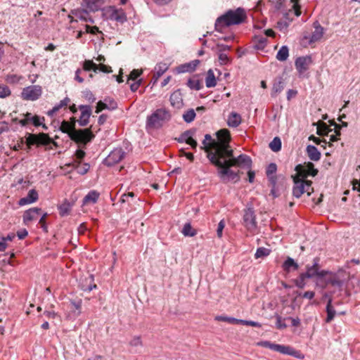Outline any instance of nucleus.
<instances>
[{
    "label": "nucleus",
    "mask_w": 360,
    "mask_h": 360,
    "mask_svg": "<svg viewBox=\"0 0 360 360\" xmlns=\"http://www.w3.org/2000/svg\"><path fill=\"white\" fill-rule=\"evenodd\" d=\"M274 351L278 352L281 354H289L291 356H296L295 350L289 346L276 344Z\"/></svg>",
    "instance_id": "obj_31"
},
{
    "label": "nucleus",
    "mask_w": 360,
    "mask_h": 360,
    "mask_svg": "<svg viewBox=\"0 0 360 360\" xmlns=\"http://www.w3.org/2000/svg\"><path fill=\"white\" fill-rule=\"evenodd\" d=\"M22 77L16 74H8L5 77V81L11 84H18L21 79Z\"/></svg>",
    "instance_id": "obj_42"
},
{
    "label": "nucleus",
    "mask_w": 360,
    "mask_h": 360,
    "mask_svg": "<svg viewBox=\"0 0 360 360\" xmlns=\"http://www.w3.org/2000/svg\"><path fill=\"white\" fill-rule=\"evenodd\" d=\"M85 27H86V32H87V33H91V34H95L97 32H99L98 27L96 26L91 27L90 25H86Z\"/></svg>",
    "instance_id": "obj_63"
},
{
    "label": "nucleus",
    "mask_w": 360,
    "mask_h": 360,
    "mask_svg": "<svg viewBox=\"0 0 360 360\" xmlns=\"http://www.w3.org/2000/svg\"><path fill=\"white\" fill-rule=\"evenodd\" d=\"M215 319L219 321H224L231 324H241L242 319H238L233 317H229L224 316H217Z\"/></svg>",
    "instance_id": "obj_40"
},
{
    "label": "nucleus",
    "mask_w": 360,
    "mask_h": 360,
    "mask_svg": "<svg viewBox=\"0 0 360 360\" xmlns=\"http://www.w3.org/2000/svg\"><path fill=\"white\" fill-rule=\"evenodd\" d=\"M11 94L10 89L6 85H0V98H4Z\"/></svg>",
    "instance_id": "obj_50"
},
{
    "label": "nucleus",
    "mask_w": 360,
    "mask_h": 360,
    "mask_svg": "<svg viewBox=\"0 0 360 360\" xmlns=\"http://www.w3.org/2000/svg\"><path fill=\"white\" fill-rule=\"evenodd\" d=\"M294 183L292 194L295 198H299L304 193H307L309 196L314 191L311 181L294 178Z\"/></svg>",
    "instance_id": "obj_6"
},
{
    "label": "nucleus",
    "mask_w": 360,
    "mask_h": 360,
    "mask_svg": "<svg viewBox=\"0 0 360 360\" xmlns=\"http://www.w3.org/2000/svg\"><path fill=\"white\" fill-rule=\"evenodd\" d=\"M224 227H225V222L224 220H221L218 224L217 229V234L219 238L222 237L223 230H224Z\"/></svg>",
    "instance_id": "obj_58"
},
{
    "label": "nucleus",
    "mask_w": 360,
    "mask_h": 360,
    "mask_svg": "<svg viewBox=\"0 0 360 360\" xmlns=\"http://www.w3.org/2000/svg\"><path fill=\"white\" fill-rule=\"evenodd\" d=\"M327 317L326 319V323H330L335 317L336 311L332 306V300L330 298L328 301L326 306Z\"/></svg>",
    "instance_id": "obj_34"
},
{
    "label": "nucleus",
    "mask_w": 360,
    "mask_h": 360,
    "mask_svg": "<svg viewBox=\"0 0 360 360\" xmlns=\"http://www.w3.org/2000/svg\"><path fill=\"white\" fill-rule=\"evenodd\" d=\"M269 148L274 152H278L281 148V141L278 137H275L269 143Z\"/></svg>",
    "instance_id": "obj_45"
},
{
    "label": "nucleus",
    "mask_w": 360,
    "mask_h": 360,
    "mask_svg": "<svg viewBox=\"0 0 360 360\" xmlns=\"http://www.w3.org/2000/svg\"><path fill=\"white\" fill-rule=\"evenodd\" d=\"M319 259L318 257L314 258V264L311 266L307 267V271L303 273L307 278H311L314 276L319 277L318 284L321 282L323 277L328 275V272L326 271H319Z\"/></svg>",
    "instance_id": "obj_11"
},
{
    "label": "nucleus",
    "mask_w": 360,
    "mask_h": 360,
    "mask_svg": "<svg viewBox=\"0 0 360 360\" xmlns=\"http://www.w3.org/2000/svg\"><path fill=\"white\" fill-rule=\"evenodd\" d=\"M276 328L278 329H284L287 327L286 324L284 323V321L282 319L281 316H276Z\"/></svg>",
    "instance_id": "obj_61"
},
{
    "label": "nucleus",
    "mask_w": 360,
    "mask_h": 360,
    "mask_svg": "<svg viewBox=\"0 0 360 360\" xmlns=\"http://www.w3.org/2000/svg\"><path fill=\"white\" fill-rule=\"evenodd\" d=\"M241 324L245 325V326H252V327H257V328L262 327L261 323H259V322L253 321H247V320L242 319Z\"/></svg>",
    "instance_id": "obj_59"
},
{
    "label": "nucleus",
    "mask_w": 360,
    "mask_h": 360,
    "mask_svg": "<svg viewBox=\"0 0 360 360\" xmlns=\"http://www.w3.org/2000/svg\"><path fill=\"white\" fill-rule=\"evenodd\" d=\"M81 111V115L78 120L81 127H85L89 123V117L91 115V108L89 105H81L79 106Z\"/></svg>",
    "instance_id": "obj_17"
},
{
    "label": "nucleus",
    "mask_w": 360,
    "mask_h": 360,
    "mask_svg": "<svg viewBox=\"0 0 360 360\" xmlns=\"http://www.w3.org/2000/svg\"><path fill=\"white\" fill-rule=\"evenodd\" d=\"M243 225L250 233H255L257 229L256 216L252 208H247L244 210Z\"/></svg>",
    "instance_id": "obj_9"
},
{
    "label": "nucleus",
    "mask_w": 360,
    "mask_h": 360,
    "mask_svg": "<svg viewBox=\"0 0 360 360\" xmlns=\"http://www.w3.org/2000/svg\"><path fill=\"white\" fill-rule=\"evenodd\" d=\"M170 103L172 106L179 108L183 103V99L181 94L179 91L173 92L170 96Z\"/></svg>",
    "instance_id": "obj_27"
},
{
    "label": "nucleus",
    "mask_w": 360,
    "mask_h": 360,
    "mask_svg": "<svg viewBox=\"0 0 360 360\" xmlns=\"http://www.w3.org/2000/svg\"><path fill=\"white\" fill-rule=\"evenodd\" d=\"M216 137V143H213L215 145V150L209 153V160L213 165L218 163L223 157L231 155L232 150L229 144L231 137L229 129H221L217 131Z\"/></svg>",
    "instance_id": "obj_2"
},
{
    "label": "nucleus",
    "mask_w": 360,
    "mask_h": 360,
    "mask_svg": "<svg viewBox=\"0 0 360 360\" xmlns=\"http://www.w3.org/2000/svg\"><path fill=\"white\" fill-rule=\"evenodd\" d=\"M199 63V60H194L190 63H187L178 66L176 70L178 73L193 72L195 70Z\"/></svg>",
    "instance_id": "obj_21"
},
{
    "label": "nucleus",
    "mask_w": 360,
    "mask_h": 360,
    "mask_svg": "<svg viewBox=\"0 0 360 360\" xmlns=\"http://www.w3.org/2000/svg\"><path fill=\"white\" fill-rule=\"evenodd\" d=\"M311 63V57L309 56H306L297 58L295 60V65L297 71L300 73H303L308 70Z\"/></svg>",
    "instance_id": "obj_15"
},
{
    "label": "nucleus",
    "mask_w": 360,
    "mask_h": 360,
    "mask_svg": "<svg viewBox=\"0 0 360 360\" xmlns=\"http://www.w3.org/2000/svg\"><path fill=\"white\" fill-rule=\"evenodd\" d=\"M76 15L82 20L85 22H89L91 23L94 22V20L89 16V13L86 10L78 11L76 13Z\"/></svg>",
    "instance_id": "obj_43"
},
{
    "label": "nucleus",
    "mask_w": 360,
    "mask_h": 360,
    "mask_svg": "<svg viewBox=\"0 0 360 360\" xmlns=\"http://www.w3.org/2000/svg\"><path fill=\"white\" fill-rule=\"evenodd\" d=\"M332 129H329L328 126L323 122H320L317 126V134L319 136H327Z\"/></svg>",
    "instance_id": "obj_37"
},
{
    "label": "nucleus",
    "mask_w": 360,
    "mask_h": 360,
    "mask_svg": "<svg viewBox=\"0 0 360 360\" xmlns=\"http://www.w3.org/2000/svg\"><path fill=\"white\" fill-rule=\"evenodd\" d=\"M284 89V82L281 78L276 79L271 89V96L276 97Z\"/></svg>",
    "instance_id": "obj_29"
},
{
    "label": "nucleus",
    "mask_w": 360,
    "mask_h": 360,
    "mask_svg": "<svg viewBox=\"0 0 360 360\" xmlns=\"http://www.w3.org/2000/svg\"><path fill=\"white\" fill-rule=\"evenodd\" d=\"M195 129L186 130L182 133L179 137L175 138V140L179 143L186 142L187 144L190 145L192 148L195 149L197 148L198 143L193 139V136L195 134Z\"/></svg>",
    "instance_id": "obj_14"
},
{
    "label": "nucleus",
    "mask_w": 360,
    "mask_h": 360,
    "mask_svg": "<svg viewBox=\"0 0 360 360\" xmlns=\"http://www.w3.org/2000/svg\"><path fill=\"white\" fill-rule=\"evenodd\" d=\"M289 50L286 46H283L277 53L276 58L279 61H285L289 56Z\"/></svg>",
    "instance_id": "obj_38"
},
{
    "label": "nucleus",
    "mask_w": 360,
    "mask_h": 360,
    "mask_svg": "<svg viewBox=\"0 0 360 360\" xmlns=\"http://www.w3.org/2000/svg\"><path fill=\"white\" fill-rule=\"evenodd\" d=\"M39 195L36 190L31 189L29 191L27 196L20 199L18 204L20 206L31 204L36 202L38 200Z\"/></svg>",
    "instance_id": "obj_20"
},
{
    "label": "nucleus",
    "mask_w": 360,
    "mask_h": 360,
    "mask_svg": "<svg viewBox=\"0 0 360 360\" xmlns=\"http://www.w3.org/2000/svg\"><path fill=\"white\" fill-rule=\"evenodd\" d=\"M295 170L300 175L302 176V177H307L308 176H315L318 173V170L314 168V164L311 162H305L303 165H297Z\"/></svg>",
    "instance_id": "obj_13"
},
{
    "label": "nucleus",
    "mask_w": 360,
    "mask_h": 360,
    "mask_svg": "<svg viewBox=\"0 0 360 360\" xmlns=\"http://www.w3.org/2000/svg\"><path fill=\"white\" fill-rule=\"evenodd\" d=\"M169 119L170 115L167 110L162 108L158 109L148 117L146 126L152 129H159Z\"/></svg>",
    "instance_id": "obj_4"
},
{
    "label": "nucleus",
    "mask_w": 360,
    "mask_h": 360,
    "mask_svg": "<svg viewBox=\"0 0 360 360\" xmlns=\"http://www.w3.org/2000/svg\"><path fill=\"white\" fill-rule=\"evenodd\" d=\"M333 124L335 125L336 134L331 135L330 137V141H333V142L336 141L338 140V136L340 135V129L341 128V127L340 125H338L335 123H334Z\"/></svg>",
    "instance_id": "obj_60"
},
{
    "label": "nucleus",
    "mask_w": 360,
    "mask_h": 360,
    "mask_svg": "<svg viewBox=\"0 0 360 360\" xmlns=\"http://www.w3.org/2000/svg\"><path fill=\"white\" fill-rule=\"evenodd\" d=\"M99 198V193L96 191H91L83 199V205L94 204Z\"/></svg>",
    "instance_id": "obj_30"
},
{
    "label": "nucleus",
    "mask_w": 360,
    "mask_h": 360,
    "mask_svg": "<svg viewBox=\"0 0 360 360\" xmlns=\"http://www.w3.org/2000/svg\"><path fill=\"white\" fill-rule=\"evenodd\" d=\"M51 142H52V139L49 137V134L43 132L38 134L29 133L27 134L26 145L28 148H30L33 145H36L37 146H48L51 144Z\"/></svg>",
    "instance_id": "obj_7"
},
{
    "label": "nucleus",
    "mask_w": 360,
    "mask_h": 360,
    "mask_svg": "<svg viewBox=\"0 0 360 360\" xmlns=\"http://www.w3.org/2000/svg\"><path fill=\"white\" fill-rule=\"evenodd\" d=\"M217 49L219 53H223L224 51H229L231 49V46L223 44H217Z\"/></svg>",
    "instance_id": "obj_64"
},
{
    "label": "nucleus",
    "mask_w": 360,
    "mask_h": 360,
    "mask_svg": "<svg viewBox=\"0 0 360 360\" xmlns=\"http://www.w3.org/2000/svg\"><path fill=\"white\" fill-rule=\"evenodd\" d=\"M328 284H330L333 286H340L342 283L335 275L330 274L328 276L327 275L325 276L321 282L318 285H320L323 288H324Z\"/></svg>",
    "instance_id": "obj_23"
},
{
    "label": "nucleus",
    "mask_w": 360,
    "mask_h": 360,
    "mask_svg": "<svg viewBox=\"0 0 360 360\" xmlns=\"http://www.w3.org/2000/svg\"><path fill=\"white\" fill-rule=\"evenodd\" d=\"M129 345L132 347H139L142 345V340L140 336L134 337L129 342Z\"/></svg>",
    "instance_id": "obj_57"
},
{
    "label": "nucleus",
    "mask_w": 360,
    "mask_h": 360,
    "mask_svg": "<svg viewBox=\"0 0 360 360\" xmlns=\"http://www.w3.org/2000/svg\"><path fill=\"white\" fill-rule=\"evenodd\" d=\"M142 73L141 70L134 69L133 70L128 77V80H136Z\"/></svg>",
    "instance_id": "obj_56"
},
{
    "label": "nucleus",
    "mask_w": 360,
    "mask_h": 360,
    "mask_svg": "<svg viewBox=\"0 0 360 360\" xmlns=\"http://www.w3.org/2000/svg\"><path fill=\"white\" fill-rule=\"evenodd\" d=\"M181 233L185 236L193 237L197 234V231L194 229L190 223H186L184 224Z\"/></svg>",
    "instance_id": "obj_39"
},
{
    "label": "nucleus",
    "mask_w": 360,
    "mask_h": 360,
    "mask_svg": "<svg viewBox=\"0 0 360 360\" xmlns=\"http://www.w3.org/2000/svg\"><path fill=\"white\" fill-rule=\"evenodd\" d=\"M214 165L219 168L218 175L223 181H238L239 179L238 172L231 169V167H238L243 169H250L252 166V160L248 155L245 154L235 158L232 150L231 155L223 157Z\"/></svg>",
    "instance_id": "obj_1"
},
{
    "label": "nucleus",
    "mask_w": 360,
    "mask_h": 360,
    "mask_svg": "<svg viewBox=\"0 0 360 360\" xmlns=\"http://www.w3.org/2000/svg\"><path fill=\"white\" fill-rule=\"evenodd\" d=\"M205 84L208 88L214 87L217 84L214 72L212 70H209L207 71L205 78Z\"/></svg>",
    "instance_id": "obj_35"
},
{
    "label": "nucleus",
    "mask_w": 360,
    "mask_h": 360,
    "mask_svg": "<svg viewBox=\"0 0 360 360\" xmlns=\"http://www.w3.org/2000/svg\"><path fill=\"white\" fill-rule=\"evenodd\" d=\"M83 69L85 71L93 70L94 72H97V71L98 70V66L92 60H86L83 64Z\"/></svg>",
    "instance_id": "obj_41"
},
{
    "label": "nucleus",
    "mask_w": 360,
    "mask_h": 360,
    "mask_svg": "<svg viewBox=\"0 0 360 360\" xmlns=\"http://www.w3.org/2000/svg\"><path fill=\"white\" fill-rule=\"evenodd\" d=\"M246 18L245 10L238 8L236 10H229L223 15L217 18L216 27L230 26L242 23Z\"/></svg>",
    "instance_id": "obj_3"
},
{
    "label": "nucleus",
    "mask_w": 360,
    "mask_h": 360,
    "mask_svg": "<svg viewBox=\"0 0 360 360\" xmlns=\"http://www.w3.org/2000/svg\"><path fill=\"white\" fill-rule=\"evenodd\" d=\"M266 38L264 37H257L255 38V48L257 49H263L266 44Z\"/></svg>",
    "instance_id": "obj_48"
},
{
    "label": "nucleus",
    "mask_w": 360,
    "mask_h": 360,
    "mask_svg": "<svg viewBox=\"0 0 360 360\" xmlns=\"http://www.w3.org/2000/svg\"><path fill=\"white\" fill-rule=\"evenodd\" d=\"M105 3V0H85L84 6L91 12L98 11Z\"/></svg>",
    "instance_id": "obj_24"
},
{
    "label": "nucleus",
    "mask_w": 360,
    "mask_h": 360,
    "mask_svg": "<svg viewBox=\"0 0 360 360\" xmlns=\"http://www.w3.org/2000/svg\"><path fill=\"white\" fill-rule=\"evenodd\" d=\"M90 165L88 163H84L81 165L80 162L77 163L75 169L78 174L84 175L89 170Z\"/></svg>",
    "instance_id": "obj_46"
},
{
    "label": "nucleus",
    "mask_w": 360,
    "mask_h": 360,
    "mask_svg": "<svg viewBox=\"0 0 360 360\" xmlns=\"http://www.w3.org/2000/svg\"><path fill=\"white\" fill-rule=\"evenodd\" d=\"M283 269L285 271H290V269L292 268L297 270L299 267L298 264L291 257H288L287 259L283 264Z\"/></svg>",
    "instance_id": "obj_36"
},
{
    "label": "nucleus",
    "mask_w": 360,
    "mask_h": 360,
    "mask_svg": "<svg viewBox=\"0 0 360 360\" xmlns=\"http://www.w3.org/2000/svg\"><path fill=\"white\" fill-rule=\"evenodd\" d=\"M299 1L300 0H290V1L293 4L292 8L284 14V18L289 22L292 20V18H290L292 15H294L297 17L301 15V7L299 4Z\"/></svg>",
    "instance_id": "obj_19"
},
{
    "label": "nucleus",
    "mask_w": 360,
    "mask_h": 360,
    "mask_svg": "<svg viewBox=\"0 0 360 360\" xmlns=\"http://www.w3.org/2000/svg\"><path fill=\"white\" fill-rule=\"evenodd\" d=\"M70 210L69 204H63L59 207L60 214L61 216L67 215L68 214Z\"/></svg>",
    "instance_id": "obj_54"
},
{
    "label": "nucleus",
    "mask_w": 360,
    "mask_h": 360,
    "mask_svg": "<svg viewBox=\"0 0 360 360\" xmlns=\"http://www.w3.org/2000/svg\"><path fill=\"white\" fill-rule=\"evenodd\" d=\"M44 120L45 119L44 117L41 118L37 115H34V117H32V122L35 127L41 126V122H44Z\"/></svg>",
    "instance_id": "obj_62"
},
{
    "label": "nucleus",
    "mask_w": 360,
    "mask_h": 360,
    "mask_svg": "<svg viewBox=\"0 0 360 360\" xmlns=\"http://www.w3.org/2000/svg\"><path fill=\"white\" fill-rule=\"evenodd\" d=\"M219 62L221 65H226L229 63L230 60L228 56L224 53H219Z\"/></svg>",
    "instance_id": "obj_55"
},
{
    "label": "nucleus",
    "mask_w": 360,
    "mask_h": 360,
    "mask_svg": "<svg viewBox=\"0 0 360 360\" xmlns=\"http://www.w3.org/2000/svg\"><path fill=\"white\" fill-rule=\"evenodd\" d=\"M314 30L311 33H307L303 36L302 43L307 45H312L320 41L324 34V29L318 21L313 23Z\"/></svg>",
    "instance_id": "obj_8"
},
{
    "label": "nucleus",
    "mask_w": 360,
    "mask_h": 360,
    "mask_svg": "<svg viewBox=\"0 0 360 360\" xmlns=\"http://www.w3.org/2000/svg\"><path fill=\"white\" fill-rule=\"evenodd\" d=\"M188 86L191 89L199 90L201 88V84L198 79H191L188 81Z\"/></svg>",
    "instance_id": "obj_49"
},
{
    "label": "nucleus",
    "mask_w": 360,
    "mask_h": 360,
    "mask_svg": "<svg viewBox=\"0 0 360 360\" xmlns=\"http://www.w3.org/2000/svg\"><path fill=\"white\" fill-rule=\"evenodd\" d=\"M241 121V116L236 112H232L228 117L227 124L230 127H237L240 124Z\"/></svg>",
    "instance_id": "obj_26"
},
{
    "label": "nucleus",
    "mask_w": 360,
    "mask_h": 360,
    "mask_svg": "<svg viewBox=\"0 0 360 360\" xmlns=\"http://www.w3.org/2000/svg\"><path fill=\"white\" fill-rule=\"evenodd\" d=\"M75 129H76L75 128V124L74 123H70L69 122L65 121V120H63L61 122V124H60V130L63 133L68 134V136L70 138V134H72V132H73V131H75Z\"/></svg>",
    "instance_id": "obj_33"
},
{
    "label": "nucleus",
    "mask_w": 360,
    "mask_h": 360,
    "mask_svg": "<svg viewBox=\"0 0 360 360\" xmlns=\"http://www.w3.org/2000/svg\"><path fill=\"white\" fill-rule=\"evenodd\" d=\"M307 277L304 274H301L297 279L295 281L296 286L300 288H304L305 286V278Z\"/></svg>",
    "instance_id": "obj_51"
},
{
    "label": "nucleus",
    "mask_w": 360,
    "mask_h": 360,
    "mask_svg": "<svg viewBox=\"0 0 360 360\" xmlns=\"http://www.w3.org/2000/svg\"><path fill=\"white\" fill-rule=\"evenodd\" d=\"M274 351L278 352L281 354H289L291 356H296L295 350L289 346L276 344Z\"/></svg>",
    "instance_id": "obj_32"
},
{
    "label": "nucleus",
    "mask_w": 360,
    "mask_h": 360,
    "mask_svg": "<svg viewBox=\"0 0 360 360\" xmlns=\"http://www.w3.org/2000/svg\"><path fill=\"white\" fill-rule=\"evenodd\" d=\"M42 94V89L39 85H32L22 89L21 97L25 101H36Z\"/></svg>",
    "instance_id": "obj_10"
},
{
    "label": "nucleus",
    "mask_w": 360,
    "mask_h": 360,
    "mask_svg": "<svg viewBox=\"0 0 360 360\" xmlns=\"http://www.w3.org/2000/svg\"><path fill=\"white\" fill-rule=\"evenodd\" d=\"M169 65L165 63H159L155 67V72L153 76V84L168 70Z\"/></svg>",
    "instance_id": "obj_22"
},
{
    "label": "nucleus",
    "mask_w": 360,
    "mask_h": 360,
    "mask_svg": "<svg viewBox=\"0 0 360 360\" xmlns=\"http://www.w3.org/2000/svg\"><path fill=\"white\" fill-rule=\"evenodd\" d=\"M214 143H216V139H212L210 134H205L202 144L204 150L207 153L208 158L209 153L215 150V145L212 144Z\"/></svg>",
    "instance_id": "obj_25"
},
{
    "label": "nucleus",
    "mask_w": 360,
    "mask_h": 360,
    "mask_svg": "<svg viewBox=\"0 0 360 360\" xmlns=\"http://www.w3.org/2000/svg\"><path fill=\"white\" fill-rule=\"evenodd\" d=\"M276 345L275 343H272L269 341H262V342H259L257 343V345L259 346H261V347H266V348H269L271 350H275V347H276Z\"/></svg>",
    "instance_id": "obj_52"
},
{
    "label": "nucleus",
    "mask_w": 360,
    "mask_h": 360,
    "mask_svg": "<svg viewBox=\"0 0 360 360\" xmlns=\"http://www.w3.org/2000/svg\"><path fill=\"white\" fill-rule=\"evenodd\" d=\"M270 254V250L265 248H259L255 254V257L256 259L262 258L264 257L268 256Z\"/></svg>",
    "instance_id": "obj_47"
},
{
    "label": "nucleus",
    "mask_w": 360,
    "mask_h": 360,
    "mask_svg": "<svg viewBox=\"0 0 360 360\" xmlns=\"http://www.w3.org/2000/svg\"><path fill=\"white\" fill-rule=\"evenodd\" d=\"M277 169V166L275 163H271L266 168V175L271 178L270 176L275 174Z\"/></svg>",
    "instance_id": "obj_53"
},
{
    "label": "nucleus",
    "mask_w": 360,
    "mask_h": 360,
    "mask_svg": "<svg viewBox=\"0 0 360 360\" xmlns=\"http://www.w3.org/2000/svg\"><path fill=\"white\" fill-rule=\"evenodd\" d=\"M307 153L308 157L311 160L318 161L321 158V153L318 150V149L311 145H309L307 147Z\"/></svg>",
    "instance_id": "obj_28"
},
{
    "label": "nucleus",
    "mask_w": 360,
    "mask_h": 360,
    "mask_svg": "<svg viewBox=\"0 0 360 360\" xmlns=\"http://www.w3.org/2000/svg\"><path fill=\"white\" fill-rule=\"evenodd\" d=\"M195 115H196V114H195L194 110L190 109L184 113L183 119L186 122L190 123L194 120Z\"/></svg>",
    "instance_id": "obj_44"
},
{
    "label": "nucleus",
    "mask_w": 360,
    "mask_h": 360,
    "mask_svg": "<svg viewBox=\"0 0 360 360\" xmlns=\"http://www.w3.org/2000/svg\"><path fill=\"white\" fill-rule=\"evenodd\" d=\"M104 14L110 20L123 22L127 17L122 9H118L115 6H108L103 9Z\"/></svg>",
    "instance_id": "obj_12"
},
{
    "label": "nucleus",
    "mask_w": 360,
    "mask_h": 360,
    "mask_svg": "<svg viewBox=\"0 0 360 360\" xmlns=\"http://www.w3.org/2000/svg\"><path fill=\"white\" fill-rule=\"evenodd\" d=\"M41 213V209L38 207H33L25 212L23 214V222L28 224L30 221L37 219Z\"/></svg>",
    "instance_id": "obj_18"
},
{
    "label": "nucleus",
    "mask_w": 360,
    "mask_h": 360,
    "mask_svg": "<svg viewBox=\"0 0 360 360\" xmlns=\"http://www.w3.org/2000/svg\"><path fill=\"white\" fill-rule=\"evenodd\" d=\"M124 154L125 153L122 148H115L108 155L105 161L107 162L108 165L116 164L124 158Z\"/></svg>",
    "instance_id": "obj_16"
},
{
    "label": "nucleus",
    "mask_w": 360,
    "mask_h": 360,
    "mask_svg": "<svg viewBox=\"0 0 360 360\" xmlns=\"http://www.w3.org/2000/svg\"><path fill=\"white\" fill-rule=\"evenodd\" d=\"M95 137L91 128L84 129H75L70 134V139L78 145L86 146L91 142Z\"/></svg>",
    "instance_id": "obj_5"
}]
</instances>
